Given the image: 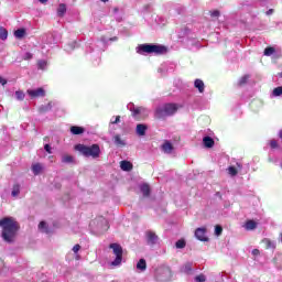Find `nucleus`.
Here are the masks:
<instances>
[{"label":"nucleus","instance_id":"nucleus-33","mask_svg":"<svg viewBox=\"0 0 282 282\" xmlns=\"http://www.w3.org/2000/svg\"><path fill=\"white\" fill-rule=\"evenodd\" d=\"M175 246L178 249L186 248V241L181 239V240L176 241Z\"/></svg>","mask_w":282,"mask_h":282},{"label":"nucleus","instance_id":"nucleus-21","mask_svg":"<svg viewBox=\"0 0 282 282\" xmlns=\"http://www.w3.org/2000/svg\"><path fill=\"white\" fill-rule=\"evenodd\" d=\"M62 162L64 164H72V163H74V156H72L69 154H65L62 156Z\"/></svg>","mask_w":282,"mask_h":282},{"label":"nucleus","instance_id":"nucleus-5","mask_svg":"<svg viewBox=\"0 0 282 282\" xmlns=\"http://www.w3.org/2000/svg\"><path fill=\"white\" fill-rule=\"evenodd\" d=\"M110 248L113 251V254L116 256V259L111 262V265H115V268H118V265H121L122 263V247L118 243H111Z\"/></svg>","mask_w":282,"mask_h":282},{"label":"nucleus","instance_id":"nucleus-17","mask_svg":"<svg viewBox=\"0 0 282 282\" xmlns=\"http://www.w3.org/2000/svg\"><path fill=\"white\" fill-rule=\"evenodd\" d=\"M137 270H139V272H144V270H147V260L140 259L137 263Z\"/></svg>","mask_w":282,"mask_h":282},{"label":"nucleus","instance_id":"nucleus-48","mask_svg":"<svg viewBox=\"0 0 282 282\" xmlns=\"http://www.w3.org/2000/svg\"><path fill=\"white\" fill-rule=\"evenodd\" d=\"M40 1V3H47V1H50V0H39Z\"/></svg>","mask_w":282,"mask_h":282},{"label":"nucleus","instance_id":"nucleus-11","mask_svg":"<svg viewBox=\"0 0 282 282\" xmlns=\"http://www.w3.org/2000/svg\"><path fill=\"white\" fill-rule=\"evenodd\" d=\"M194 86L196 89H198L199 94H204L206 86L204 85V82L202 79H196L194 82Z\"/></svg>","mask_w":282,"mask_h":282},{"label":"nucleus","instance_id":"nucleus-43","mask_svg":"<svg viewBox=\"0 0 282 282\" xmlns=\"http://www.w3.org/2000/svg\"><path fill=\"white\" fill-rule=\"evenodd\" d=\"M44 150L46 151V153H52V147L50 144H45Z\"/></svg>","mask_w":282,"mask_h":282},{"label":"nucleus","instance_id":"nucleus-12","mask_svg":"<svg viewBox=\"0 0 282 282\" xmlns=\"http://www.w3.org/2000/svg\"><path fill=\"white\" fill-rule=\"evenodd\" d=\"M147 239L148 243H158V235L153 231H148L147 232Z\"/></svg>","mask_w":282,"mask_h":282},{"label":"nucleus","instance_id":"nucleus-51","mask_svg":"<svg viewBox=\"0 0 282 282\" xmlns=\"http://www.w3.org/2000/svg\"><path fill=\"white\" fill-rule=\"evenodd\" d=\"M280 76H281V78H282V72L280 73Z\"/></svg>","mask_w":282,"mask_h":282},{"label":"nucleus","instance_id":"nucleus-39","mask_svg":"<svg viewBox=\"0 0 282 282\" xmlns=\"http://www.w3.org/2000/svg\"><path fill=\"white\" fill-rule=\"evenodd\" d=\"M31 58H32V53H30V52H26V53L23 55V59H24V61H31Z\"/></svg>","mask_w":282,"mask_h":282},{"label":"nucleus","instance_id":"nucleus-41","mask_svg":"<svg viewBox=\"0 0 282 282\" xmlns=\"http://www.w3.org/2000/svg\"><path fill=\"white\" fill-rule=\"evenodd\" d=\"M118 122H120V116H117L115 120L113 119L110 120V124H118Z\"/></svg>","mask_w":282,"mask_h":282},{"label":"nucleus","instance_id":"nucleus-37","mask_svg":"<svg viewBox=\"0 0 282 282\" xmlns=\"http://www.w3.org/2000/svg\"><path fill=\"white\" fill-rule=\"evenodd\" d=\"M39 69H45L47 67V62L46 61H40L37 63Z\"/></svg>","mask_w":282,"mask_h":282},{"label":"nucleus","instance_id":"nucleus-26","mask_svg":"<svg viewBox=\"0 0 282 282\" xmlns=\"http://www.w3.org/2000/svg\"><path fill=\"white\" fill-rule=\"evenodd\" d=\"M39 230H40L41 232H50V231L47 230V223L41 221V223L39 224Z\"/></svg>","mask_w":282,"mask_h":282},{"label":"nucleus","instance_id":"nucleus-44","mask_svg":"<svg viewBox=\"0 0 282 282\" xmlns=\"http://www.w3.org/2000/svg\"><path fill=\"white\" fill-rule=\"evenodd\" d=\"M0 85H8V80L0 76Z\"/></svg>","mask_w":282,"mask_h":282},{"label":"nucleus","instance_id":"nucleus-45","mask_svg":"<svg viewBox=\"0 0 282 282\" xmlns=\"http://www.w3.org/2000/svg\"><path fill=\"white\" fill-rule=\"evenodd\" d=\"M252 254H253V257L259 256V249H253V250H252Z\"/></svg>","mask_w":282,"mask_h":282},{"label":"nucleus","instance_id":"nucleus-30","mask_svg":"<svg viewBox=\"0 0 282 282\" xmlns=\"http://www.w3.org/2000/svg\"><path fill=\"white\" fill-rule=\"evenodd\" d=\"M272 95L275 97L282 96V86L274 88Z\"/></svg>","mask_w":282,"mask_h":282},{"label":"nucleus","instance_id":"nucleus-27","mask_svg":"<svg viewBox=\"0 0 282 282\" xmlns=\"http://www.w3.org/2000/svg\"><path fill=\"white\" fill-rule=\"evenodd\" d=\"M0 39L1 41H6L8 39V30L4 28H0Z\"/></svg>","mask_w":282,"mask_h":282},{"label":"nucleus","instance_id":"nucleus-13","mask_svg":"<svg viewBox=\"0 0 282 282\" xmlns=\"http://www.w3.org/2000/svg\"><path fill=\"white\" fill-rule=\"evenodd\" d=\"M203 144L207 148V149H213V147L215 145V140H213V138L210 137H205L203 139Z\"/></svg>","mask_w":282,"mask_h":282},{"label":"nucleus","instance_id":"nucleus-2","mask_svg":"<svg viewBox=\"0 0 282 282\" xmlns=\"http://www.w3.org/2000/svg\"><path fill=\"white\" fill-rule=\"evenodd\" d=\"M75 151H78V153L84 155V158H93L94 160H96V158H100V147L98 144H77L75 145Z\"/></svg>","mask_w":282,"mask_h":282},{"label":"nucleus","instance_id":"nucleus-7","mask_svg":"<svg viewBox=\"0 0 282 282\" xmlns=\"http://www.w3.org/2000/svg\"><path fill=\"white\" fill-rule=\"evenodd\" d=\"M26 94H29L30 98H43L45 96V89L43 88L28 89Z\"/></svg>","mask_w":282,"mask_h":282},{"label":"nucleus","instance_id":"nucleus-20","mask_svg":"<svg viewBox=\"0 0 282 282\" xmlns=\"http://www.w3.org/2000/svg\"><path fill=\"white\" fill-rule=\"evenodd\" d=\"M65 12H67V7L64 3L59 4L57 8V15L65 17Z\"/></svg>","mask_w":282,"mask_h":282},{"label":"nucleus","instance_id":"nucleus-34","mask_svg":"<svg viewBox=\"0 0 282 282\" xmlns=\"http://www.w3.org/2000/svg\"><path fill=\"white\" fill-rule=\"evenodd\" d=\"M194 281L195 282H206V275H204V274L196 275Z\"/></svg>","mask_w":282,"mask_h":282},{"label":"nucleus","instance_id":"nucleus-22","mask_svg":"<svg viewBox=\"0 0 282 282\" xmlns=\"http://www.w3.org/2000/svg\"><path fill=\"white\" fill-rule=\"evenodd\" d=\"M141 193H143L144 197H149V193H151V187L149 185L143 184L140 186Z\"/></svg>","mask_w":282,"mask_h":282},{"label":"nucleus","instance_id":"nucleus-47","mask_svg":"<svg viewBox=\"0 0 282 282\" xmlns=\"http://www.w3.org/2000/svg\"><path fill=\"white\" fill-rule=\"evenodd\" d=\"M47 109H52V104H48L47 108L44 109V111H47Z\"/></svg>","mask_w":282,"mask_h":282},{"label":"nucleus","instance_id":"nucleus-23","mask_svg":"<svg viewBox=\"0 0 282 282\" xmlns=\"http://www.w3.org/2000/svg\"><path fill=\"white\" fill-rule=\"evenodd\" d=\"M245 228L246 230H254V228H257V223L254 220H248L245 224Z\"/></svg>","mask_w":282,"mask_h":282},{"label":"nucleus","instance_id":"nucleus-40","mask_svg":"<svg viewBox=\"0 0 282 282\" xmlns=\"http://www.w3.org/2000/svg\"><path fill=\"white\" fill-rule=\"evenodd\" d=\"M79 251H80V245H75V246L73 247V252H74L75 254H78Z\"/></svg>","mask_w":282,"mask_h":282},{"label":"nucleus","instance_id":"nucleus-10","mask_svg":"<svg viewBox=\"0 0 282 282\" xmlns=\"http://www.w3.org/2000/svg\"><path fill=\"white\" fill-rule=\"evenodd\" d=\"M31 169H32L33 174L41 175V173H43L44 167H43V164H41V163H33Z\"/></svg>","mask_w":282,"mask_h":282},{"label":"nucleus","instance_id":"nucleus-3","mask_svg":"<svg viewBox=\"0 0 282 282\" xmlns=\"http://www.w3.org/2000/svg\"><path fill=\"white\" fill-rule=\"evenodd\" d=\"M138 54H165L166 46L158 44H143L137 47Z\"/></svg>","mask_w":282,"mask_h":282},{"label":"nucleus","instance_id":"nucleus-32","mask_svg":"<svg viewBox=\"0 0 282 282\" xmlns=\"http://www.w3.org/2000/svg\"><path fill=\"white\" fill-rule=\"evenodd\" d=\"M274 54V47H267L264 50V56H272Z\"/></svg>","mask_w":282,"mask_h":282},{"label":"nucleus","instance_id":"nucleus-8","mask_svg":"<svg viewBox=\"0 0 282 282\" xmlns=\"http://www.w3.org/2000/svg\"><path fill=\"white\" fill-rule=\"evenodd\" d=\"M195 237L198 241H208V237H206V228H197L195 230Z\"/></svg>","mask_w":282,"mask_h":282},{"label":"nucleus","instance_id":"nucleus-1","mask_svg":"<svg viewBox=\"0 0 282 282\" xmlns=\"http://www.w3.org/2000/svg\"><path fill=\"white\" fill-rule=\"evenodd\" d=\"M0 228L2 230L1 237L7 243H12L19 232V223L12 217H4L0 219Z\"/></svg>","mask_w":282,"mask_h":282},{"label":"nucleus","instance_id":"nucleus-15","mask_svg":"<svg viewBox=\"0 0 282 282\" xmlns=\"http://www.w3.org/2000/svg\"><path fill=\"white\" fill-rule=\"evenodd\" d=\"M70 133H73V135H80V133H85V128L78 127V126H73L70 128Z\"/></svg>","mask_w":282,"mask_h":282},{"label":"nucleus","instance_id":"nucleus-42","mask_svg":"<svg viewBox=\"0 0 282 282\" xmlns=\"http://www.w3.org/2000/svg\"><path fill=\"white\" fill-rule=\"evenodd\" d=\"M115 142H116V144H124V142H122V140H120V135L115 137Z\"/></svg>","mask_w":282,"mask_h":282},{"label":"nucleus","instance_id":"nucleus-49","mask_svg":"<svg viewBox=\"0 0 282 282\" xmlns=\"http://www.w3.org/2000/svg\"><path fill=\"white\" fill-rule=\"evenodd\" d=\"M272 12H273V10L270 9L269 11H267V14L270 15V14H272Z\"/></svg>","mask_w":282,"mask_h":282},{"label":"nucleus","instance_id":"nucleus-16","mask_svg":"<svg viewBox=\"0 0 282 282\" xmlns=\"http://www.w3.org/2000/svg\"><path fill=\"white\" fill-rule=\"evenodd\" d=\"M120 169L121 171H131V169H133V164H131L129 161H121Z\"/></svg>","mask_w":282,"mask_h":282},{"label":"nucleus","instance_id":"nucleus-9","mask_svg":"<svg viewBox=\"0 0 282 282\" xmlns=\"http://www.w3.org/2000/svg\"><path fill=\"white\" fill-rule=\"evenodd\" d=\"M236 166H237V167H235V166H229V167L227 169L228 174H229L231 177H235V175H237V173H239V171H241V169L243 167V166L241 165V163H237Z\"/></svg>","mask_w":282,"mask_h":282},{"label":"nucleus","instance_id":"nucleus-29","mask_svg":"<svg viewBox=\"0 0 282 282\" xmlns=\"http://www.w3.org/2000/svg\"><path fill=\"white\" fill-rule=\"evenodd\" d=\"M99 221L101 223V226H104V230H109V223L107 221V219L100 217Z\"/></svg>","mask_w":282,"mask_h":282},{"label":"nucleus","instance_id":"nucleus-18","mask_svg":"<svg viewBox=\"0 0 282 282\" xmlns=\"http://www.w3.org/2000/svg\"><path fill=\"white\" fill-rule=\"evenodd\" d=\"M145 133H147V126L142 124V123H139L137 126V134L138 135H145Z\"/></svg>","mask_w":282,"mask_h":282},{"label":"nucleus","instance_id":"nucleus-36","mask_svg":"<svg viewBox=\"0 0 282 282\" xmlns=\"http://www.w3.org/2000/svg\"><path fill=\"white\" fill-rule=\"evenodd\" d=\"M263 243H265L267 248H275V243L272 242L270 239H264Z\"/></svg>","mask_w":282,"mask_h":282},{"label":"nucleus","instance_id":"nucleus-6","mask_svg":"<svg viewBox=\"0 0 282 282\" xmlns=\"http://www.w3.org/2000/svg\"><path fill=\"white\" fill-rule=\"evenodd\" d=\"M131 111L133 118H138V116H140V118H147V116H149V110L144 107H137L131 109Z\"/></svg>","mask_w":282,"mask_h":282},{"label":"nucleus","instance_id":"nucleus-14","mask_svg":"<svg viewBox=\"0 0 282 282\" xmlns=\"http://www.w3.org/2000/svg\"><path fill=\"white\" fill-rule=\"evenodd\" d=\"M19 195H21V185L14 184L11 189V196L17 199V197H19Z\"/></svg>","mask_w":282,"mask_h":282},{"label":"nucleus","instance_id":"nucleus-38","mask_svg":"<svg viewBox=\"0 0 282 282\" xmlns=\"http://www.w3.org/2000/svg\"><path fill=\"white\" fill-rule=\"evenodd\" d=\"M271 149H279V143L275 140L270 141Z\"/></svg>","mask_w":282,"mask_h":282},{"label":"nucleus","instance_id":"nucleus-28","mask_svg":"<svg viewBox=\"0 0 282 282\" xmlns=\"http://www.w3.org/2000/svg\"><path fill=\"white\" fill-rule=\"evenodd\" d=\"M15 98L17 100H23L25 98V93H23L22 90H17Z\"/></svg>","mask_w":282,"mask_h":282},{"label":"nucleus","instance_id":"nucleus-19","mask_svg":"<svg viewBox=\"0 0 282 282\" xmlns=\"http://www.w3.org/2000/svg\"><path fill=\"white\" fill-rule=\"evenodd\" d=\"M162 151H164L167 154L173 153V144H171V142L163 143Z\"/></svg>","mask_w":282,"mask_h":282},{"label":"nucleus","instance_id":"nucleus-25","mask_svg":"<svg viewBox=\"0 0 282 282\" xmlns=\"http://www.w3.org/2000/svg\"><path fill=\"white\" fill-rule=\"evenodd\" d=\"M182 272H185L186 274H188V272H191V270H193V263L187 262L182 267Z\"/></svg>","mask_w":282,"mask_h":282},{"label":"nucleus","instance_id":"nucleus-35","mask_svg":"<svg viewBox=\"0 0 282 282\" xmlns=\"http://www.w3.org/2000/svg\"><path fill=\"white\" fill-rule=\"evenodd\" d=\"M221 232H224V228H221V226L217 225L215 227V235H216V237H219L221 235Z\"/></svg>","mask_w":282,"mask_h":282},{"label":"nucleus","instance_id":"nucleus-24","mask_svg":"<svg viewBox=\"0 0 282 282\" xmlns=\"http://www.w3.org/2000/svg\"><path fill=\"white\" fill-rule=\"evenodd\" d=\"M15 39H23L25 36V29H18L14 31Z\"/></svg>","mask_w":282,"mask_h":282},{"label":"nucleus","instance_id":"nucleus-4","mask_svg":"<svg viewBox=\"0 0 282 282\" xmlns=\"http://www.w3.org/2000/svg\"><path fill=\"white\" fill-rule=\"evenodd\" d=\"M177 111V105L175 104H165L161 108L156 109V118H164L165 116H173Z\"/></svg>","mask_w":282,"mask_h":282},{"label":"nucleus","instance_id":"nucleus-46","mask_svg":"<svg viewBox=\"0 0 282 282\" xmlns=\"http://www.w3.org/2000/svg\"><path fill=\"white\" fill-rule=\"evenodd\" d=\"M212 17H219V11H213Z\"/></svg>","mask_w":282,"mask_h":282},{"label":"nucleus","instance_id":"nucleus-31","mask_svg":"<svg viewBox=\"0 0 282 282\" xmlns=\"http://www.w3.org/2000/svg\"><path fill=\"white\" fill-rule=\"evenodd\" d=\"M250 78V76H248V75H245V76H242L240 79H239V82H238V85H246V83H248V79Z\"/></svg>","mask_w":282,"mask_h":282},{"label":"nucleus","instance_id":"nucleus-50","mask_svg":"<svg viewBox=\"0 0 282 282\" xmlns=\"http://www.w3.org/2000/svg\"><path fill=\"white\" fill-rule=\"evenodd\" d=\"M104 3H107V1H109V0H101Z\"/></svg>","mask_w":282,"mask_h":282}]
</instances>
